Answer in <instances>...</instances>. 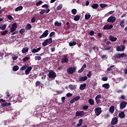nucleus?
I'll list each match as a JSON object with an SVG mask.
<instances>
[{"mask_svg":"<svg viewBox=\"0 0 127 127\" xmlns=\"http://www.w3.org/2000/svg\"><path fill=\"white\" fill-rule=\"evenodd\" d=\"M52 43V38L46 39L42 43L43 46H47L48 44Z\"/></svg>","mask_w":127,"mask_h":127,"instance_id":"1","label":"nucleus"},{"mask_svg":"<svg viewBox=\"0 0 127 127\" xmlns=\"http://www.w3.org/2000/svg\"><path fill=\"white\" fill-rule=\"evenodd\" d=\"M69 59L68 58V55H64L63 58L62 59V63H68Z\"/></svg>","mask_w":127,"mask_h":127,"instance_id":"2","label":"nucleus"},{"mask_svg":"<svg viewBox=\"0 0 127 127\" xmlns=\"http://www.w3.org/2000/svg\"><path fill=\"white\" fill-rule=\"evenodd\" d=\"M94 112L96 116H100L102 114V108L101 107H97L95 109Z\"/></svg>","mask_w":127,"mask_h":127,"instance_id":"3","label":"nucleus"},{"mask_svg":"<svg viewBox=\"0 0 127 127\" xmlns=\"http://www.w3.org/2000/svg\"><path fill=\"white\" fill-rule=\"evenodd\" d=\"M116 19H117V18H116V17L114 16H111L107 19V21L108 22H111V23H114V22L116 21Z\"/></svg>","mask_w":127,"mask_h":127,"instance_id":"4","label":"nucleus"},{"mask_svg":"<svg viewBox=\"0 0 127 127\" xmlns=\"http://www.w3.org/2000/svg\"><path fill=\"white\" fill-rule=\"evenodd\" d=\"M48 76L49 77V78H52V79H53V78H56V73H55V72H54V71H49Z\"/></svg>","mask_w":127,"mask_h":127,"instance_id":"5","label":"nucleus"},{"mask_svg":"<svg viewBox=\"0 0 127 127\" xmlns=\"http://www.w3.org/2000/svg\"><path fill=\"white\" fill-rule=\"evenodd\" d=\"M17 28V24L16 23H14L12 24V26L10 28V32H14Z\"/></svg>","mask_w":127,"mask_h":127,"instance_id":"6","label":"nucleus"},{"mask_svg":"<svg viewBox=\"0 0 127 127\" xmlns=\"http://www.w3.org/2000/svg\"><path fill=\"white\" fill-rule=\"evenodd\" d=\"M75 70H76V67H70L67 70V72L68 74H73V72H75Z\"/></svg>","mask_w":127,"mask_h":127,"instance_id":"7","label":"nucleus"},{"mask_svg":"<svg viewBox=\"0 0 127 127\" xmlns=\"http://www.w3.org/2000/svg\"><path fill=\"white\" fill-rule=\"evenodd\" d=\"M84 115H85V112L83 111H76L75 113L76 117H82V116H84Z\"/></svg>","mask_w":127,"mask_h":127,"instance_id":"8","label":"nucleus"},{"mask_svg":"<svg viewBox=\"0 0 127 127\" xmlns=\"http://www.w3.org/2000/svg\"><path fill=\"white\" fill-rule=\"evenodd\" d=\"M81 99L80 96H76L73 98L72 100H70V104H73L75 102H77V101H79V99Z\"/></svg>","mask_w":127,"mask_h":127,"instance_id":"9","label":"nucleus"},{"mask_svg":"<svg viewBox=\"0 0 127 127\" xmlns=\"http://www.w3.org/2000/svg\"><path fill=\"white\" fill-rule=\"evenodd\" d=\"M127 106V102L126 101H123L120 103V109L123 110L126 108Z\"/></svg>","mask_w":127,"mask_h":127,"instance_id":"10","label":"nucleus"},{"mask_svg":"<svg viewBox=\"0 0 127 127\" xmlns=\"http://www.w3.org/2000/svg\"><path fill=\"white\" fill-rule=\"evenodd\" d=\"M126 49V46L125 45H121L120 46H118L117 48V51H124Z\"/></svg>","mask_w":127,"mask_h":127,"instance_id":"11","label":"nucleus"},{"mask_svg":"<svg viewBox=\"0 0 127 127\" xmlns=\"http://www.w3.org/2000/svg\"><path fill=\"white\" fill-rule=\"evenodd\" d=\"M113 25L107 24L104 26L103 28H104V30H109L110 29H112V28H113Z\"/></svg>","mask_w":127,"mask_h":127,"instance_id":"12","label":"nucleus"},{"mask_svg":"<svg viewBox=\"0 0 127 127\" xmlns=\"http://www.w3.org/2000/svg\"><path fill=\"white\" fill-rule=\"evenodd\" d=\"M48 30H46V31H45L43 34L39 37V38L41 39L42 38H43V37H46L47 35H48Z\"/></svg>","mask_w":127,"mask_h":127,"instance_id":"13","label":"nucleus"},{"mask_svg":"<svg viewBox=\"0 0 127 127\" xmlns=\"http://www.w3.org/2000/svg\"><path fill=\"white\" fill-rule=\"evenodd\" d=\"M88 79V77L87 76H80L78 78V81L79 82H84V81H86Z\"/></svg>","mask_w":127,"mask_h":127,"instance_id":"14","label":"nucleus"},{"mask_svg":"<svg viewBox=\"0 0 127 127\" xmlns=\"http://www.w3.org/2000/svg\"><path fill=\"white\" fill-rule=\"evenodd\" d=\"M118 117L120 119H125L126 118V114H125L124 112H120L118 114Z\"/></svg>","mask_w":127,"mask_h":127,"instance_id":"15","label":"nucleus"},{"mask_svg":"<svg viewBox=\"0 0 127 127\" xmlns=\"http://www.w3.org/2000/svg\"><path fill=\"white\" fill-rule=\"evenodd\" d=\"M109 38V40L112 42H115V41H117V40H118V38L117 37H115L112 35H110Z\"/></svg>","mask_w":127,"mask_h":127,"instance_id":"16","label":"nucleus"},{"mask_svg":"<svg viewBox=\"0 0 127 127\" xmlns=\"http://www.w3.org/2000/svg\"><path fill=\"white\" fill-rule=\"evenodd\" d=\"M119 121V120H118V118H114L112 119V121H111V124L114 126L115 125H117V124H118V122Z\"/></svg>","mask_w":127,"mask_h":127,"instance_id":"17","label":"nucleus"},{"mask_svg":"<svg viewBox=\"0 0 127 127\" xmlns=\"http://www.w3.org/2000/svg\"><path fill=\"white\" fill-rule=\"evenodd\" d=\"M31 70H32V67L31 66H27V69L25 70V73L26 74V75H28V74H29V72H30V71H31Z\"/></svg>","mask_w":127,"mask_h":127,"instance_id":"18","label":"nucleus"},{"mask_svg":"<svg viewBox=\"0 0 127 127\" xmlns=\"http://www.w3.org/2000/svg\"><path fill=\"white\" fill-rule=\"evenodd\" d=\"M40 50H41V48L39 47L37 49L34 48L31 51L32 53H37V52H39Z\"/></svg>","mask_w":127,"mask_h":127,"instance_id":"19","label":"nucleus"},{"mask_svg":"<svg viewBox=\"0 0 127 127\" xmlns=\"http://www.w3.org/2000/svg\"><path fill=\"white\" fill-rule=\"evenodd\" d=\"M11 105V103L9 102H5L4 103H1V107H8Z\"/></svg>","mask_w":127,"mask_h":127,"instance_id":"20","label":"nucleus"},{"mask_svg":"<svg viewBox=\"0 0 127 127\" xmlns=\"http://www.w3.org/2000/svg\"><path fill=\"white\" fill-rule=\"evenodd\" d=\"M109 112L111 114H114V112H115V107L111 106L109 108Z\"/></svg>","mask_w":127,"mask_h":127,"instance_id":"21","label":"nucleus"},{"mask_svg":"<svg viewBox=\"0 0 127 127\" xmlns=\"http://www.w3.org/2000/svg\"><path fill=\"white\" fill-rule=\"evenodd\" d=\"M23 8L22 6H19L15 9V11H20V10H22Z\"/></svg>","mask_w":127,"mask_h":127,"instance_id":"22","label":"nucleus"},{"mask_svg":"<svg viewBox=\"0 0 127 127\" xmlns=\"http://www.w3.org/2000/svg\"><path fill=\"white\" fill-rule=\"evenodd\" d=\"M85 88H86V83H83L82 84H81L79 87L80 90H85Z\"/></svg>","mask_w":127,"mask_h":127,"instance_id":"23","label":"nucleus"},{"mask_svg":"<svg viewBox=\"0 0 127 127\" xmlns=\"http://www.w3.org/2000/svg\"><path fill=\"white\" fill-rule=\"evenodd\" d=\"M103 88H105V89H109L110 88V84L109 83H105L102 85Z\"/></svg>","mask_w":127,"mask_h":127,"instance_id":"24","label":"nucleus"},{"mask_svg":"<svg viewBox=\"0 0 127 127\" xmlns=\"http://www.w3.org/2000/svg\"><path fill=\"white\" fill-rule=\"evenodd\" d=\"M5 28H6V24H1L0 25V29H1V30H4Z\"/></svg>","mask_w":127,"mask_h":127,"instance_id":"25","label":"nucleus"},{"mask_svg":"<svg viewBox=\"0 0 127 127\" xmlns=\"http://www.w3.org/2000/svg\"><path fill=\"white\" fill-rule=\"evenodd\" d=\"M54 25L55 26H61V25H62V23L57 21L55 22Z\"/></svg>","mask_w":127,"mask_h":127,"instance_id":"26","label":"nucleus"},{"mask_svg":"<svg viewBox=\"0 0 127 127\" xmlns=\"http://www.w3.org/2000/svg\"><path fill=\"white\" fill-rule=\"evenodd\" d=\"M68 88L70 89V90H75V89H76V85H73L72 84H70L68 86Z\"/></svg>","mask_w":127,"mask_h":127,"instance_id":"27","label":"nucleus"},{"mask_svg":"<svg viewBox=\"0 0 127 127\" xmlns=\"http://www.w3.org/2000/svg\"><path fill=\"white\" fill-rule=\"evenodd\" d=\"M120 25L121 26V27H125V19H123L120 22Z\"/></svg>","mask_w":127,"mask_h":127,"instance_id":"28","label":"nucleus"},{"mask_svg":"<svg viewBox=\"0 0 127 127\" xmlns=\"http://www.w3.org/2000/svg\"><path fill=\"white\" fill-rule=\"evenodd\" d=\"M91 6L92 8H93L94 9H95L98 8V7H99V4L97 3L93 4Z\"/></svg>","mask_w":127,"mask_h":127,"instance_id":"29","label":"nucleus"},{"mask_svg":"<svg viewBox=\"0 0 127 127\" xmlns=\"http://www.w3.org/2000/svg\"><path fill=\"white\" fill-rule=\"evenodd\" d=\"M100 7H101V8H104L105 7H107V6H108V4H106V3H100L99 4Z\"/></svg>","mask_w":127,"mask_h":127,"instance_id":"30","label":"nucleus"},{"mask_svg":"<svg viewBox=\"0 0 127 127\" xmlns=\"http://www.w3.org/2000/svg\"><path fill=\"white\" fill-rule=\"evenodd\" d=\"M120 59L121 58H127V55L125 54V53H122V54H120Z\"/></svg>","mask_w":127,"mask_h":127,"instance_id":"31","label":"nucleus"},{"mask_svg":"<svg viewBox=\"0 0 127 127\" xmlns=\"http://www.w3.org/2000/svg\"><path fill=\"white\" fill-rule=\"evenodd\" d=\"M79 19H80V15H76L75 16L74 18V20H75V21H78V20H79Z\"/></svg>","mask_w":127,"mask_h":127,"instance_id":"32","label":"nucleus"},{"mask_svg":"<svg viewBox=\"0 0 127 127\" xmlns=\"http://www.w3.org/2000/svg\"><path fill=\"white\" fill-rule=\"evenodd\" d=\"M62 7H63V5H62V4H60L57 7V10H61V9H62Z\"/></svg>","mask_w":127,"mask_h":127,"instance_id":"33","label":"nucleus"},{"mask_svg":"<svg viewBox=\"0 0 127 127\" xmlns=\"http://www.w3.org/2000/svg\"><path fill=\"white\" fill-rule=\"evenodd\" d=\"M28 52V49L27 48H23L22 50V53H26Z\"/></svg>","mask_w":127,"mask_h":127,"instance_id":"34","label":"nucleus"},{"mask_svg":"<svg viewBox=\"0 0 127 127\" xmlns=\"http://www.w3.org/2000/svg\"><path fill=\"white\" fill-rule=\"evenodd\" d=\"M26 29H27V30H29L31 29V24H27L26 26Z\"/></svg>","mask_w":127,"mask_h":127,"instance_id":"35","label":"nucleus"},{"mask_svg":"<svg viewBox=\"0 0 127 127\" xmlns=\"http://www.w3.org/2000/svg\"><path fill=\"white\" fill-rule=\"evenodd\" d=\"M77 44V43L75 41L71 42L69 43V46L72 47V46H75Z\"/></svg>","mask_w":127,"mask_h":127,"instance_id":"36","label":"nucleus"},{"mask_svg":"<svg viewBox=\"0 0 127 127\" xmlns=\"http://www.w3.org/2000/svg\"><path fill=\"white\" fill-rule=\"evenodd\" d=\"M114 58L115 59H121V57L120 56V54H116L114 56Z\"/></svg>","mask_w":127,"mask_h":127,"instance_id":"37","label":"nucleus"},{"mask_svg":"<svg viewBox=\"0 0 127 127\" xmlns=\"http://www.w3.org/2000/svg\"><path fill=\"white\" fill-rule=\"evenodd\" d=\"M88 103L90 104V105H94V100H93L92 99H89L88 100Z\"/></svg>","mask_w":127,"mask_h":127,"instance_id":"38","label":"nucleus"},{"mask_svg":"<svg viewBox=\"0 0 127 127\" xmlns=\"http://www.w3.org/2000/svg\"><path fill=\"white\" fill-rule=\"evenodd\" d=\"M29 60V57H25L22 59L23 62H26V61Z\"/></svg>","mask_w":127,"mask_h":127,"instance_id":"39","label":"nucleus"},{"mask_svg":"<svg viewBox=\"0 0 127 127\" xmlns=\"http://www.w3.org/2000/svg\"><path fill=\"white\" fill-rule=\"evenodd\" d=\"M24 32H25V29L24 28H22L21 30H20V31H19V33H20V34H21V35H22V34H23V33H24Z\"/></svg>","mask_w":127,"mask_h":127,"instance_id":"40","label":"nucleus"},{"mask_svg":"<svg viewBox=\"0 0 127 127\" xmlns=\"http://www.w3.org/2000/svg\"><path fill=\"white\" fill-rule=\"evenodd\" d=\"M19 69V67L17 65H15L13 67V71H17Z\"/></svg>","mask_w":127,"mask_h":127,"instance_id":"41","label":"nucleus"},{"mask_svg":"<svg viewBox=\"0 0 127 127\" xmlns=\"http://www.w3.org/2000/svg\"><path fill=\"white\" fill-rule=\"evenodd\" d=\"M27 67H28L27 65H24L20 69H21V71H24V70H26Z\"/></svg>","mask_w":127,"mask_h":127,"instance_id":"42","label":"nucleus"},{"mask_svg":"<svg viewBox=\"0 0 127 127\" xmlns=\"http://www.w3.org/2000/svg\"><path fill=\"white\" fill-rule=\"evenodd\" d=\"M71 12H72V14H73V15L76 14L77 13V9H72L71 10Z\"/></svg>","mask_w":127,"mask_h":127,"instance_id":"43","label":"nucleus"},{"mask_svg":"<svg viewBox=\"0 0 127 127\" xmlns=\"http://www.w3.org/2000/svg\"><path fill=\"white\" fill-rule=\"evenodd\" d=\"M112 49V46H108L104 48V50H111Z\"/></svg>","mask_w":127,"mask_h":127,"instance_id":"44","label":"nucleus"},{"mask_svg":"<svg viewBox=\"0 0 127 127\" xmlns=\"http://www.w3.org/2000/svg\"><path fill=\"white\" fill-rule=\"evenodd\" d=\"M114 67H115L114 65L110 66L109 67L107 68V71H112V70H113L112 68H114Z\"/></svg>","mask_w":127,"mask_h":127,"instance_id":"45","label":"nucleus"},{"mask_svg":"<svg viewBox=\"0 0 127 127\" xmlns=\"http://www.w3.org/2000/svg\"><path fill=\"white\" fill-rule=\"evenodd\" d=\"M91 17V15L90 14H86L85 15V19H89Z\"/></svg>","mask_w":127,"mask_h":127,"instance_id":"46","label":"nucleus"},{"mask_svg":"<svg viewBox=\"0 0 127 127\" xmlns=\"http://www.w3.org/2000/svg\"><path fill=\"white\" fill-rule=\"evenodd\" d=\"M8 31L7 30H5L3 32H1V35H5V34H6V33H7Z\"/></svg>","mask_w":127,"mask_h":127,"instance_id":"47","label":"nucleus"},{"mask_svg":"<svg viewBox=\"0 0 127 127\" xmlns=\"http://www.w3.org/2000/svg\"><path fill=\"white\" fill-rule=\"evenodd\" d=\"M42 7L44 8L45 7V8H48V7H49V5L47 4H45L42 5Z\"/></svg>","mask_w":127,"mask_h":127,"instance_id":"48","label":"nucleus"},{"mask_svg":"<svg viewBox=\"0 0 127 127\" xmlns=\"http://www.w3.org/2000/svg\"><path fill=\"white\" fill-rule=\"evenodd\" d=\"M35 60H40V59H41V57L40 56H35Z\"/></svg>","mask_w":127,"mask_h":127,"instance_id":"49","label":"nucleus"},{"mask_svg":"<svg viewBox=\"0 0 127 127\" xmlns=\"http://www.w3.org/2000/svg\"><path fill=\"white\" fill-rule=\"evenodd\" d=\"M66 28H67V29H69V28H70V27H71V26L70 25H69V22H66Z\"/></svg>","mask_w":127,"mask_h":127,"instance_id":"50","label":"nucleus"},{"mask_svg":"<svg viewBox=\"0 0 127 127\" xmlns=\"http://www.w3.org/2000/svg\"><path fill=\"white\" fill-rule=\"evenodd\" d=\"M42 3V1H39L36 3V5L37 6H39V5H40Z\"/></svg>","mask_w":127,"mask_h":127,"instance_id":"51","label":"nucleus"},{"mask_svg":"<svg viewBox=\"0 0 127 127\" xmlns=\"http://www.w3.org/2000/svg\"><path fill=\"white\" fill-rule=\"evenodd\" d=\"M54 35H55V32H52L50 34V37H52V36H54Z\"/></svg>","mask_w":127,"mask_h":127,"instance_id":"52","label":"nucleus"},{"mask_svg":"<svg viewBox=\"0 0 127 127\" xmlns=\"http://www.w3.org/2000/svg\"><path fill=\"white\" fill-rule=\"evenodd\" d=\"M35 20H36V19L34 17L31 19V21L32 23H34V22H35Z\"/></svg>","mask_w":127,"mask_h":127,"instance_id":"53","label":"nucleus"},{"mask_svg":"<svg viewBox=\"0 0 127 127\" xmlns=\"http://www.w3.org/2000/svg\"><path fill=\"white\" fill-rule=\"evenodd\" d=\"M12 60L14 61L15 60H16L17 59V58H18V57L17 56H15L12 57Z\"/></svg>","mask_w":127,"mask_h":127,"instance_id":"54","label":"nucleus"},{"mask_svg":"<svg viewBox=\"0 0 127 127\" xmlns=\"http://www.w3.org/2000/svg\"><path fill=\"white\" fill-rule=\"evenodd\" d=\"M120 100H125L126 99V96L122 95L121 97L119 98Z\"/></svg>","mask_w":127,"mask_h":127,"instance_id":"55","label":"nucleus"},{"mask_svg":"<svg viewBox=\"0 0 127 127\" xmlns=\"http://www.w3.org/2000/svg\"><path fill=\"white\" fill-rule=\"evenodd\" d=\"M82 108L84 109V110H88V109H89V107L87 105H85V106H83Z\"/></svg>","mask_w":127,"mask_h":127,"instance_id":"56","label":"nucleus"},{"mask_svg":"<svg viewBox=\"0 0 127 127\" xmlns=\"http://www.w3.org/2000/svg\"><path fill=\"white\" fill-rule=\"evenodd\" d=\"M95 33V32H94V31H91L90 32H89V35L91 36H93V35H94Z\"/></svg>","mask_w":127,"mask_h":127,"instance_id":"57","label":"nucleus"},{"mask_svg":"<svg viewBox=\"0 0 127 127\" xmlns=\"http://www.w3.org/2000/svg\"><path fill=\"white\" fill-rule=\"evenodd\" d=\"M95 101L97 104L101 103V100L100 99H95Z\"/></svg>","mask_w":127,"mask_h":127,"instance_id":"58","label":"nucleus"},{"mask_svg":"<svg viewBox=\"0 0 127 127\" xmlns=\"http://www.w3.org/2000/svg\"><path fill=\"white\" fill-rule=\"evenodd\" d=\"M87 76L88 77V78H90V77L92 76V72L91 71H89L88 74H87Z\"/></svg>","mask_w":127,"mask_h":127,"instance_id":"59","label":"nucleus"},{"mask_svg":"<svg viewBox=\"0 0 127 127\" xmlns=\"http://www.w3.org/2000/svg\"><path fill=\"white\" fill-rule=\"evenodd\" d=\"M45 12V9H42L41 11L40 12V14H44V13Z\"/></svg>","mask_w":127,"mask_h":127,"instance_id":"60","label":"nucleus"},{"mask_svg":"<svg viewBox=\"0 0 127 127\" xmlns=\"http://www.w3.org/2000/svg\"><path fill=\"white\" fill-rule=\"evenodd\" d=\"M40 84H41L40 81H37V82H36V86L37 87H38V86H40Z\"/></svg>","mask_w":127,"mask_h":127,"instance_id":"61","label":"nucleus"},{"mask_svg":"<svg viewBox=\"0 0 127 127\" xmlns=\"http://www.w3.org/2000/svg\"><path fill=\"white\" fill-rule=\"evenodd\" d=\"M101 98H102V95H98L96 96V97H95V99H101Z\"/></svg>","mask_w":127,"mask_h":127,"instance_id":"62","label":"nucleus"},{"mask_svg":"<svg viewBox=\"0 0 127 127\" xmlns=\"http://www.w3.org/2000/svg\"><path fill=\"white\" fill-rule=\"evenodd\" d=\"M102 79L103 81H108V77H102Z\"/></svg>","mask_w":127,"mask_h":127,"instance_id":"63","label":"nucleus"},{"mask_svg":"<svg viewBox=\"0 0 127 127\" xmlns=\"http://www.w3.org/2000/svg\"><path fill=\"white\" fill-rule=\"evenodd\" d=\"M7 18L10 20H11V19H12V16H11V15H7Z\"/></svg>","mask_w":127,"mask_h":127,"instance_id":"64","label":"nucleus"}]
</instances>
